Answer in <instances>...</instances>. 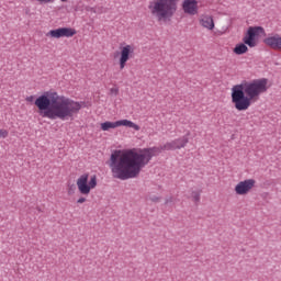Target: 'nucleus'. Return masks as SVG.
<instances>
[{"label": "nucleus", "instance_id": "obj_1", "mask_svg": "<svg viewBox=\"0 0 281 281\" xmlns=\"http://www.w3.org/2000/svg\"><path fill=\"white\" fill-rule=\"evenodd\" d=\"M156 153L157 149L155 148L115 149L111 154L109 161L112 177L121 179V181L136 179V177H139L142 169L148 166Z\"/></svg>", "mask_w": 281, "mask_h": 281}, {"label": "nucleus", "instance_id": "obj_2", "mask_svg": "<svg viewBox=\"0 0 281 281\" xmlns=\"http://www.w3.org/2000/svg\"><path fill=\"white\" fill-rule=\"evenodd\" d=\"M34 104L41 117L50 121L61 120V122L72 120L82 109V103L69 97L58 94L56 90L45 91L35 99Z\"/></svg>", "mask_w": 281, "mask_h": 281}, {"label": "nucleus", "instance_id": "obj_3", "mask_svg": "<svg viewBox=\"0 0 281 281\" xmlns=\"http://www.w3.org/2000/svg\"><path fill=\"white\" fill-rule=\"evenodd\" d=\"M267 91H269V79H254L235 85L232 88L231 98L237 111H247Z\"/></svg>", "mask_w": 281, "mask_h": 281}, {"label": "nucleus", "instance_id": "obj_4", "mask_svg": "<svg viewBox=\"0 0 281 281\" xmlns=\"http://www.w3.org/2000/svg\"><path fill=\"white\" fill-rule=\"evenodd\" d=\"M148 10L154 19L166 23L177 14V0H151Z\"/></svg>", "mask_w": 281, "mask_h": 281}, {"label": "nucleus", "instance_id": "obj_5", "mask_svg": "<svg viewBox=\"0 0 281 281\" xmlns=\"http://www.w3.org/2000/svg\"><path fill=\"white\" fill-rule=\"evenodd\" d=\"M76 186L79 194L82 196H89L91 194V190H95V188H98V176L82 173L77 178Z\"/></svg>", "mask_w": 281, "mask_h": 281}, {"label": "nucleus", "instance_id": "obj_6", "mask_svg": "<svg viewBox=\"0 0 281 281\" xmlns=\"http://www.w3.org/2000/svg\"><path fill=\"white\" fill-rule=\"evenodd\" d=\"M119 49V68L122 70L126 68V64L131 58H135V45L123 43Z\"/></svg>", "mask_w": 281, "mask_h": 281}, {"label": "nucleus", "instance_id": "obj_7", "mask_svg": "<svg viewBox=\"0 0 281 281\" xmlns=\"http://www.w3.org/2000/svg\"><path fill=\"white\" fill-rule=\"evenodd\" d=\"M120 126H125L126 128H133V131H140V128H142V127H139V125H137V123L126 120V119L119 120L115 122L105 121L100 124L101 131H104V132L120 128Z\"/></svg>", "mask_w": 281, "mask_h": 281}, {"label": "nucleus", "instance_id": "obj_8", "mask_svg": "<svg viewBox=\"0 0 281 281\" xmlns=\"http://www.w3.org/2000/svg\"><path fill=\"white\" fill-rule=\"evenodd\" d=\"M265 34V29L261 26H250L245 34L243 42L248 47H256L258 45V36Z\"/></svg>", "mask_w": 281, "mask_h": 281}, {"label": "nucleus", "instance_id": "obj_9", "mask_svg": "<svg viewBox=\"0 0 281 281\" xmlns=\"http://www.w3.org/2000/svg\"><path fill=\"white\" fill-rule=\"evenodd\" d=\"M255 188H256V180L246 179V180L239 181L235 186L234 190L237 196H247V194H249V192H251V190H254Z\"/></svg>", "mask_w": 281, "mask_h": 281}, {"label": "nucleus", "instance_id": "obj_10", "mask_svg": "<svg viewBox=\"0 0 281 281\" xmlns=\"http://www.w3.org/2000/svg\"><path fill=\"white\" fill-rule=\"evenodd\" d=\"M76 29L71 27H59L55 30H50L46 36L49 38H71V36H76Z\"/></svg>", "mask_w": 281, "mask_h": 281}, {"label": "nucleus", "instance_id": "obj_11", "mask_svg": "<svg viewBox=\"0 0 281 281\" xmlns=\"http://www.w3.org/2000/svg\"><path fill=\"white\" fill-rule=\"evenodd\" d=\"M182 10L184 14H189L190 16H195V14H199V1L183 0Z\"/></svg>", "mask_w": 281, "mask_h": 281}, {"label": "nucleus", "instance_id": "obj_12", "mask_svg": "<svg viewBox=\"0 0 281 281\" xmlns=\"http://www.w3.org/2000/svg\"><path fill=\"white\" fill-rule=\"evenodd\" d=\"M188 137L183 136L181 138L175 139L170 143L165 144L164 149L165 150H177V149H181V148H186V146L188 145Z\"/></svg>", "mask_w": 281, "mask_h": 281}, {"label": "nucleus", "instance_id": "obj_13", "mask_svg": "<svg viewBox=\"0 0 281 281\" xmlns=\"http://www.w3.org/2000/svg\"><path fill=\"white\" fill-rule=\"evenodd\" d=\"M263 43L271 49H277L278 52H281V36L280 35L269 36V37L265 38Z\"/></svg>", "mask_w": 281, "mask_h": 281}, {"label": "nucleus", "instance_id": "obj_14", "mask_svg": "<svg viewBox=\"0 0 281 281\" xmlns=\"http://www.w3.org/2000/svg\"><path fill=\"white\" fill-rule=\"evenodd\" d=\"M200 24L206 30H212L214 27V19L212 15H202Z\"/></svg>", "mask_w": 281, "mask_h": 281}, {"label": "nucleus", "instance_id": "obj_15", "mask_svg": "<svg viewBox=\"0 0 281 281\" xmlns=\"http://www.w3.org/2000/svg\"><path fill=\"white\" fill-rule=\"evenodd\" d=\"M233 52L237 56H243V54H247V52H249V48L247 47L246 44H237Z\"/></svg>", "mask_w": 281, "mask_h": 281}, {"label": "nucleus", "instance_id": "obj_16", "mask_svg": "<svg viewBox=\"0 0 281 281\" xmlns=\"http://www.w3.org/2000/svg\"><path fill=\"white\" fill-rule=\"evenodd\" d=\"M189 199H191L193 203H199L201 201V191L199 190L191 191Z\"/></svg>", "mask_w": 281, "mask_h": 281}, {"label": "nucleus", "instance_id": "obj_17", "mask_svg": "<svg viewBox=\"0 0 281 281\" xmlns=\"http://www.w3.org/2000/svg\"><path fill=\"white\" fill-rule=\"evenodd\" d=\"M8 135H10L8 130H1L0 128V139H5L8 137Z\"/></svg>", "mask_w": 281, "mask_h": 281}, {"label": "nucleus", "instance_id": "obj_18", "mask_svg": "<svg viewBox=\"0 0 281 281\" xmlns=\"http://www.w3.org/2000/svg\"><path fill=\"white\" fill-rule=\"evenodd\" d=\"M41 3H54L55 0H37ZM61 3H67L69 0H60Z\"/></svg>", "mask_w": 281, "mask_h": 281}, {"label": "nucleus", "instance_id": "obj_19", "mask_svg": "<svg viewBox=\"0 0 281 281\" xmlns=\"http://www.w3.org/2000/svg\"><path fill=\"white\" fill-rule=\"evenodd\" d=\"M77 203H78V205H82V203H87V198L80 196V198L77 200Z\"/></svg>", "mask_w": 281, "mask_h": 281}, {"label": "nucleus", "instance_id": "obj_20", "mask_svg": "<svg viewBox=\"0 0 281 281\" xmlns=\"http://www.w3.org/2000/svg\"><path fill=\"white\" fill-rule=\"evenodd\" d=\"M111 93H113L114 95H117V93H120V89L117 88H111Z\"/></svg>", "mask_w": 281, "mask_h": 281}, {"label": "nucleus", "instance_id": "obj_21", "mask_svg": "<svg viewBox=\"0 0 281 281\" xmlns=\"http://www.w3.org/2000/svg\"><path fill=\"white\" fill-rule=\"evenodd\" d=\"M26 102H34V95L26 97Z\"/></svg>", "mask_w": 281, "mask_h": 281}]
</instances>
